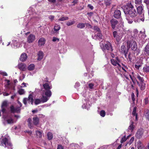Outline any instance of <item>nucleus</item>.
I'll return each mask as SVG.
<instances>
[{
	"instance_id": "obj_3",
	"label": "nucleus",
	"mask_w": 149,
	"mask_h": 149,
	"mask_svg": "<svg viewBox=\"0 0 149 149\" xmlns=\"http://www.w3.org/2000/svg\"><path fill=\"white\" fill-rule=\"evenodd\" d=\"M101 47L104 52L107 50L108 52H111L113 51L111 44L109 42H107L106 43L101 42L100 43Z\"/></svg>"
},
{
	"instance_id": "obj_34",
	"label": "nucleus",
	"mask_w": 149,
	"mask_h": 149,
	"mask_svg": "<svg viewBox=\"0 0 149 149\" xmlns=\"http://www.w3.org/2000/svg\"><path fill=\"white\" fill-rule=\"evenodd\" d=\"M136 107H134L133 109V111L132 112V114L133 115L135 116L136 118L137 119V114L136 113Z\"/></svg>"
},
{
	"instance_id": "obj_1",
	"label": "nucleus",
	"mask_w": 149,
	"mask_h": 149,
	"mask_svg": "<svg viewBox=\"0 0 149 149\" xmlns=\"http://www.w3.org/2000/svg\"><path fill=\"white\" fill-rule=\"evenodd\" d=\"M43 88H41L42 97L40 99H36L35 100L34 103L36 105L47 102L52 96V93L50 91L52 86H49L48 84L45 83L43 84Z\"/></svg>"
},
{
	"instance_id": "obj_51",
	"label": "nucleus",
	"mask_w": 149,
	"mask_h": 149,
	"mask_svg": "<svg viewBox=\"0 0 149 149\" xmlns=\"http://www.w3.org/2000/svg\"><path fill=\"white\" fill-rule=\"evenodd\" d=\"M80 86V84L79 82H76L74 86V87L75 88L79 87Z\"/></svg>"
},
{
	"instance_id": "obj_49",
	"label": "nucleus",
	"mask_w": 149,
	"mask_h": 149,
	"mask_svg": "<svg viewBox=\"0 0 149 149\" xmlns=\"http://www.w3.org/2000/svg\"><path fill=\"white\" fill-rule=\"evenodd\" d=\"M52 40L53 42H55L56 41H59V39L55 37H54L53 38Z\"/></svg>"
},
{
	"instance_id": "obj_27",
	"label": "nucleus",
	"mask_w": 149,
	"mask_h": 149,
	"mask_svg": "<svg viewBox=\"0 0 149 149\" xmlns=\"http://www.w3.org/2000/svg\"><path fill=\"white\" fill-rule=\"evenodd\" d=\"M90 107V105L89 104V102H86V104H84L83 105H82V107L83 108L87 109L88 110Z\"/></svg>"
},
{
	"instance_id": "obj_43",
	"label": "nucleus",
	"mask_w": 149,
	"mask_h": 149,
	"mask_svg": "<svg viewBox=\"0 0 149 149\" xmlns=\"http://www.w3.org/2000/svg\"><path fill=\"white\" fill-rule=\"evenodd\" d=\"M93 29L95 31H96L98 32H100V29L97 26H94Z\"/></svg>"
},
{
	"instance_id": "obj_11",
	"label": "nucleus",
	"mask_w": 149,
	"mask_h": 149,
	"mask_svg": "<svg viewBox=\"0 0 149 149\" xmlns=\"http://www.w3.org/2000/svg\"><path fill=\"white\" fill-rule=\"evenodd\" d=\"M118 21L116 19L113 18L110 20V23L112 28L114 29L118 24Z\"/></svg>"
},
{
	"instance_id": "obj_38",
	"label": "nucleus",
	"mask_w": 149,
	"mask_h": 149,
	"mask_svg": "<svg viewBox=\"0 0 149 149\" xmlns=\"http://www.w3.org/2000/svg\"><path fill=\"white\" fill-rule=\"evenodd\" d=\"M97 36L100 39H102V34L100 32L97 33V36L95 35L94 36V37Z\"/></svg>"
},
{
	"instance_id": "obj_39",
	"label": "nucleus",
	"mask_w": 149,
	"mask_h": 149,
	"mask_svg": "<svg viewBox=\"0 0 149 149\" xmlns=\"http://www.w3.org/2000/svg\"><path fill=\"white\" fill-rule=\"evenodd\" d=\"M75 22L74 21H68L67 22L66 24L68 26H70L74 24L75 23Z\"/></svg>"
},
{
	"instance_id": "obj_15",
	"label": "nucleus",
	"mask_w": 149,
	"mask_h": 149,
	"mask_svg": "<svg viewBox=\"0 0 149 149\" xmlns=\"http://www.w3.org/2000/svg\"><path fill=\"white\" fill-rule=\"evenodd\" d=\"M137 10L138 14H144L143 7L142 6H140L137 8Z\"/></svg>"
},
{
	"instance_id": "obj_8",
	"label": "nucleus",
	"mask_w": 149,
	"mask_h": 149,
	"mask_svg": "<svg viewBox=\"0 0 149 149\" xmlns=\"http://www.w3.org/2000/svg\"><path fill=\"white\" fill-rule=\"evenodd\" d=\"M10 110L12 113H20V112L21 108L20 107L16 106L15 107L13 105H12L10 107Z\"/></svg>"
},
{
	"instance_id": "obj_24",
	"label": "nucleus",
	"mask_w": 149,
	"mask_h": 149,
	"mask_svg": "<svg viewBox=\"0 0 149 149\" xmlns=\"http://www.w3.org/2000/svg\"><path fill=\"white\" fill-rule=\"evenodd\" d=\"M38 60L39 61L40 60L43 58V52L42 51H39L38 53Z\"/></svg>"
},
{
	"instance_id": "obj_54",
	"label": "nucleus",
	"mask_w": 149,
	"mask_h": 149,
	"mask_svg": "<svg viewBox=\"0 0 149 149\" xmlns=\"http://www.w3.org/2000/svg\"><path fill=\"white\" fill-rule=\"evenodd\" d=\"M88 7L89 8H90V9H91V10H93V8H94V7H93L91 5V4H88Z\"/></svg>"
},
{
	"instance_id": "obj_7",
	"label": "nucleus",
	"mask_w": 149,
	"mask_h": 149,
	"mask_svg": "<svg viewBox=\"0 0 149 149\" xmlns=\"http://www.w3.org/2000/svg\"><path fill=\"white\" fill-rule=\"evenodd\" d=\"M33 96L31 94H30L29 95L28 98H24L23 100V102L25 105L26 104L27 102H28L29 103H31V104L32 105L33 104Z\"/></svg>"
},
{
	"instance_id": "obj_45",
	"label": "nucleus",
	"mask_w": 149,
	"mask_h": 149,
	"mask_svg": "<svg viewBox=\"0 0 149 149\" xmlns=\"http://www.w3.org/2000/svg\"><path fill=\"white\" fill-rule=\"evenodd\" d=\"M78 146V145L76 144L75 143H72L70 144V148H71L72 149H74V148L75 147V146Z\"/></svg>"
},
{
	"instance_id": "obj_52",
	"label": "nucleus",
	"mask_w": 149,
	"mask_h": 149,
	"mask_svg": "<svg viewBox=\"0 0 149 149\" xmlns=\"http://www.w3.org/2000/svg\"><path fill=\"white\" fill-rule=\"evenodd\" d=\"M131 97H132V101L133 102H134L135 100V98H134V95L133 93H132V95H131Z\"/></svg>"
},
{
	"instance_id": "obj_10",
	"label": "nucleus",
	"mask_w": 149,
	"mask_h": 149,
	"mask_svg": "<svg viewBox=\"0 0 149 149\" xmlns=\"http://www.w3.org/2000/svg\"><path fill=\"white\" fill-rule=\"evenodd\" d=\"M113 33V36L116 39L117 41H119L122 38L120 34L118 33L116 31H114Z\"/></svg>"
},
{
	"instance_id": "obj_37",
	"label": "nucleus",
	"mask_w": 149,
	"mask_h": 149,
	"mask_svg": "<svg viewBox=\"0 0 149 149\" xmlns=\"http://www.w3.org/2000/svg\"><path fill=\"white\" fill-rule=\"evenodd\" d=\"M18 92L20 95H23L24 94L25 91L24 89L22 88H20L18 91Z\"/></svg>"
},
{
	"instance_id": "obj_28",
	"label": "nucleus",
	"mask_w": 149,
	"mask_h": 149,
	"mask_svg": "<svg viewBox=\"0 0 149 149\" xmlns=\"http://www.w3.org/2000/svg\"><path fill=\"white\" fill-rule=\"evenodd\" d=\"M61 29V26L60 25L57 24H55L54 28V31L57 32Z\"/></svg>"
},
{
	"instance_id": "obj_13",
	"label": "nucleus",
	"mask_w": 149,
	"mask_h": 149,
	"mask_svg": "<svg viewBox=\"0 0 149 149\" xmlns=\"http://www.w3.org/2000/svg\"><path fill=\"white\" fill-rule=\"evenodd\" d=\"M143 133V131L142 129H139L136 135L137 139H140L142 137Z\"/></svg>"
},
{
	"instance_id": "obj_53",
	"label": "nucleus",
	"mask_w": 149,
	"mask_h": 149,
	"mask_svg": "<svg viewBox=\"0 0 149 149\" xmlns=\"http://www.w3.org/2000/svg\"><path fill=\"white\" fill-rule=\"evenodd\" d=\"M93 86L94 85L92 83H90L89 84V87L90 89H92Z\"/></svg>"
},
{
	"instance_id": "obj_12",
	"label": "nucleus",
	"mask_w": 149,
	"mask_h": 149,
	"mask_svg": "<svg viewBox=\"0 0 149 149\" xmlns=\"http://www.w3.org/2000/svg\"><path fill=\"white\" fill-rule=\"evenodd\" d=\"M114 17L116 19H119L121 17V12L118 9L116 10L113 15Z\"/></svg>"
},
{
	"instance_id": "obj_25",
	"label": "nucleus",
	"mask_w": 149,
	"mask_h": 149,
	"mask_svg": "<svg viewBox=\"0 0 149 149\" xmlns=\"http://www.w3.org/2000/svg\"><path fill=\"white\" fill-rule=\"evenodd\" d=\"M33 123L35 125H37L39 123V119L37 117L33 118Z\"/></svg>"
},
{
	"instance_id": "obj_5",
	"label": "nucleus",
	"mask_w": 149,
	"mask_h": 149,
	"mask_svg": "<svg viewBox=\"0 0 149 149\" xmlns=\"http://www.w3.org/2000/svg\"><path fill=\"white\" fill-rule=\"evenodd\" d=\"M128 48L131 47L132 49L134 51L136 50L137 48V46L136 42L132 40L131 42H127Z\"/></svg>"
},
{
	"instance_id": "obj_23",
	"label": "nucleus",
	"mask_w": 149,
	"mask_h": 149,
	"mask_svg": "<svg viewBox=\"0 0 149 149\" xmlns=\"http://www.w3.org/2000/svg\"><path fill=\"white\" fill-rule=\"evenodd\" d=\"M13 43L11 44V46L13 48H15L18 47V45H19V43L17 42L15 40H13Z\"/></svg>"
},
{
	"instance_id": "obj_35",
	"label": "nucleus",
	"mask_w": 149,
	"mask_h": 149,
	"mask_svg": "<svg viewBox=\"0 0 149 149\" xmlns=\"http://www.w3.org/2000/svg\"><path fill=\"white\" fill-rule=\"evenodd\" d=\"M144 113L145 117L147 118L149 116V110L147 109H145Z\"/></svg>"
},
{
	"instance_id": "obj_64",
	"label": "nucleus",
	"mask_w": 149,
	"mask_h": 149,
	"mask_svg": "<svg viewBox=\"0 0 149 149\" xmlns=\"http://www.w3.org/2000/svg\"><path fill=\"white\" fill-rule=\"evenodd\" d=\"M134 32L135 34H137L138 32V31L136 29H135L134 30Z\"/></svg>"
},
{
	"instance_id": "obj_19",
	"label": "nucleus",
	"mask_w": 149,
	"mask_h": 149,
	"mask_svg": "<svg viewBox=\"0 0 149 149\" xmlns=\"http://www.w3.org/2000/svg\"><path fill=\"white\" fill-rule=\"evenodd\" d=\"M18 68L21 70L24 71L26 70V65L23 63H21L18 65Z\"/></svg>"
},
{
	"instance_id": "obj_17",
	"label": "nucleus",
	"mask_w": 149,
	"mask_h": 149,
	"mask_svg": "<svg viewBox=\"0 0 149 149\" xmlns=\"http://www.w3.org/2000/svg\"><path fill=\"white\" fill-rule=\"evenodd\" d=\"M143 52L145 55L149 56V45H147L145 47Z\"/></svg>"
},
{
	"instance_id": "obj_40",
	"label": "nucleus",
	"mask_w": 149,
	"mask_h": 149,
	"mask_svg": "<svg viewBox=\"0 0 149 149\" xmlns=\"http://www.w3.org/2000/svg\"><path fill=\"white\" fill-rule=\"evenodd\" d=\"M143 70L144 72H149V66H146L143 68Z\"/></svg>"
},
{
	"instance_id": "obj_60",
	"label": "nucleus",
	"mask_w": 149,
	"mask_h": 149,
	"mask_svg": "<svg viewBox=\"0 0 149 149\" xmlns=\"http://www.w3.org/2000/svg\"><path fill=\"white\" fill-rule=\"evenodd\" d=\"M141 0H135V3H139L141 2Z\"/></svg>"
},
{
	"instance_id": "obj_21",
	"label": "nucleus",
	"mask_w": 149,
	"mask_h": 149,
	"mask_svg": "<svg viewBox=\"0 0 149 149\" xmlns=\"http://www.w3.org/2000/svg\"><path fill=\"white\" fill-rule=\"evenodd\" d=\"M45 39L44 38H40L38 42L39 45L40 46L44 45L45 43Z\"/></svg>"
},
{
	"instance_id": "obj_50",
	"label": "nucleus",
	"mask_w": 149,
	"mask_h": 149,
	"mask_svg": "<svg viewBox=\"0 0 149 149\" xmlns=\"http://www.w3.org/2000/svg\"><path fill=\"white\" fill-rule=\"evenodd\" d=\"M130 77L132 80V81L134 83L136 81V79L134 77H132L130 75Z\"/></svg>"
},
{
	"instance_id": "obj_2",
	"label": "nucleus",
	"mask_w": 149,
	"mask_h": 149,
	"mask_svg": "<svg viewBox=\"0 0 149 149\" xmlns=\"http://www.w3.org/2000/svg\"><path fill=\"white\" fill-rule=\"evenodd\" d=\"M123 9L128 23H132L137 15L133 5L131 3H128L124 6Z\"/></svg>"
},
{
	"instance_id": "obj_33",
	"label": "nucleus",
	"mask_w": 149,
	"mask_h": 149,
	"mask_svg": "<svg viewBox=\"0 0 149 149\" xmlns=\"http://www.w3.org/2000/svg\"><path fill=\"white\" fill-rule=\"evenodd\" d=\"M69 19L68 17H60L58 19V21H63L65 20H68Z\"/></svg>"
},
{
	"instance_id": "obj_48",
	"label": "nucleus",
	"mask_w": 149,
	"mask_h": 149,
	"mask_svg": "<svg viewBox=\"0 0 149 149\" xmlns=\"http://www.w3.org/2000/svg\"><path fill=\"white\" fill-rule=\"evenodd\" d=\"M126 140L127 139L126 138L125 136H124L122 138L121 140V142L122 143H123V142H125Z\"/></svg>"
},
{
	"instance_id": "obj_4",
	"label": "nucleus",
	"mask_w": 149,
	"mask_h": 149,
	"mask_svg": "<svg viewBox=\"0 0 149 149\" xmlns=\"http://www.w3.org/2000/svg\"><path fill=\"white\" fill-rule=\"evenodd\" d=\"M6 113H3V118L4 119L3 123L5 124L7 123L9 124H13L15 122L13 119L10 115H6Z\"/></svg>"
},
{
	"instance_id": "obj_55",
	"label": "nucleus",
	"mask_w": 149,
	"mask_h": 149,
	"mask_svg": "<svg viewBox=\"0 0 149 149\" xmlns=\"http://www.w3.org/2000/svg\"><path fill=\"white\" fill-rule=\"evenodd\" d=\"M54 16L51 15L49 16V18L51 21H53L54 19Z\"/></svg>"
},
{
	"instance_id": "obj_41",
	"label": "nucleus",
	"mask_w": 149,
	"mask_h": 149,
	"mask_svg": "<svg viewBox=\"0 0 149 149\" xmlns=\"http://www.w3.org/2000/svg\"><path fill=\"white\" fill-rule=\"evenodd\" d=\"M137 78L139 79L140 81L139 82H144V79L143 77H141L140 75H138L137 76Z\"/></svg>"
},
{
	"instance_id": "obj_47",
	"label": "nucleus",
	"mask_w": 149,
	"mask_h": 149,
	"mask_svg": "<svg viewBox=\"0 0 149 149\" xmlns=\"http://www.w3.org/2000/svg\"><path fill=\"white\" fill-rule=\"evenodd\" d=\"M138 143L139 144V145L137 146L138 149H142V147L141 146V143L140 141H139Z\"/></svg>"
},
{
	"instance_id": "obj_56",
	"label": "nucleus",
	"mask_w": 149,
	"mask_h": 149,
	"mask_svg": "<svg viewBox=\"0 0 149 149\" xmlns=\"http://www.w3.org/2000/svg\"><path fill=\"white\" fill-rule=\"evenodd\" d=\"M115 58L116 59H115V60H116V61L119 63L120 62V61L119 58L118 57H117Z\"/></svg>"
},
{
	"instance_id": "obj_9",
	"label": "nucleus",
	"mask_w": 149,
	"mask_h": 149,
	"mask_svg": "<svg viewBox=\"0 0 149 149\" xmlns=\"http://www.w3.org/2000/svg\"><path fill=\"white\" fill-rule=\"evenodd\" d=\"M8 103L7 101H4L1 106V111L3 113H6L7 112Z\"/></svg>"
},
{
	"instance_id": "obj_18",
	"label": "nucleus",
	"mask_w": 149,
	"mask_h": 149,
	"mask_svg": "<svg viewBox=\"0 0 149 149\" xmlns=\"http://www.w3.org/2000/svg\"><path fill=\"white\" fill-rule=\"evenodd\" d=\"M137 83L141 90L143 91L146 88V84L144 82H139L138 81Z\"/></svg>"
},
{
	"instance_id": "obj_29",
	"label": "nucleus",
	"mask_w": 149,
	"mask_h": 149,
	"mask_svg": "<svg viewBox=\"0 0 149 149\" xmlns=\"http://www.w3.org/2000/svg\"><path fill=\"white\" fill-rule=\"evenodd\" d=\"M134 122H131L130 125L128 127V129L132 131L133 129H134V126L133 125Z\"/></svg>"
},
{
	"instance_id": "obj_30",
	"label": "nucleus",
	"mask_w": 149,
	"mask_h": 149,
	"mask_svg": "<svg viewBox=\"0 0 149 149\" xmlns=\"http://www.w3.org/2000/svg\"><path fill=\"white\" fill-rule=\"evenodd\" d=\"M85 26V25L83 23H80L78 24L77 25V27L80 29H82Z\"/></svg>"
},
{
	"instance_id": "obj_46",
	"label": "nucleus",
	"mask_w": 149,
	"mask_h": 149,
	"mask_svg": "<svg viewBox=\"0 0 149 149\" xmlns=\"http://www.w3.org/2000/svg\"><path fill=\"white\" fill-rule=\"evenodd\" d=\"M149 102V100L148 97H146L145 98L144 100V102L145 104H147Z\"/></svg>"
},
{
	"instance_id": "obj_31",
	"label": "nucleus",
	"mask_w": 149,
	"mask_h": 149,
	"mask_svg": "<svg viewBox=\"0 0 149 149\" xmlns=\"http://www.w3.org/2000/svg\"><path fill=\"white\" fill-rule=\"evenodd\" d=\"M35 68V65L33 64H30L28 67V69L30 71L33 70Z\"/></svg>"
},
{
	"instance_id": "obj_44",
	"label": "nucleus",
	"mask_w": 149,
	"mask_h": 149,
	"mask_svg": "<svg viewBox=\"0 0 149 149\" xmlns=\"http://www.w3.org/2000/svg\"><path fill=\"white\" fill-rule=\"evenodd\" d=\"M100 114L101 116L104 117L105 115V112L104 110H102L100 112Z\"/></svg>"
},
{
	"instance_id": "obj_22",
	"label": "nucleus",
	"mask_w": 149,
	"mask_h": 149,
	"mask_svg": "<svg viewBox=\"0 0 149 149\" xmlns=\"http://www.w3.org/2000/svg\"><path fill=\"white\" fill-rule=\"evenodd\" d=\"M129 49V48H127V49L124 45H123L121 47V52L122 53L125 54V55H126Z\"/></svg>"
},
{
	"instance_id": "obj_42",
	"label": "nucleus",
	"mask_w": 149,
	"mask_h": 149,
	"mask_svg": "<svg viewBox=\"0 0 149 149\" xmlns=\"http://www.w3.org/2000/svg\"><path fill=\"white\" fill-rule=\"evenodd\" d=\"M141 65L139 63H136L135 65V67L137 69H139V68L141 67Z\"/></svg>"
},
{
	"instance_id": "obj_26",
	"label": "nucleus",
	"mask_w": 149,
	"mask_h": 149,
	"mask_svg": "<svg viewBox=\"0 0 149 149\" xmlns=\"http://www.w3.org/2000/svg\"><path fill=\"white\" fill-rule=\"evenodd\" d=\"M32 120L30 118H29L27 120L28 126L31 129L33 128V125L32 123Z\"/></svg>"
},
{
	"instance_id": "obj_16",
	"label": "nucleus",
	"mask_w": 149,
	"mask_h": 149,
	"mask_svg": "<svg viewBox=\"0 0 149 149\" xmlns=\"http://www.w3.org/2000/svg\"><path fill=\"white\" fill-rule=\"evenodd\" d=\"M35 36L33 34H30L27 38L28 42L29 43L33 42L35 40Z\"/></svg>"
},
{
	"instance_id": "obj_62",
	"label": "nucleus",
	"mask_w": 149,
	"mask_h": 149,
	"mask_svg": "<svg viewBox=\"0 0 149 149\" xmlns=\"http://www.w3.org/2000/svg\"><path fill=\"white\" fill-rule=\"evenodd\" d=\"M48 1L50 2L54 3L56 2V0H48Z\"/></svg>"
},
{
	"instance_id": "obj_14",
	"label": "nucleus",
	"mask_w": 149,
	"mask_h": 149,
	"mask_svg": "<svg viewBox=\"0 0 149 149\" xmlns=\"http://www.w3.org/2000/svg\"><path fill=\"white\" fill-rule=\"evenodd\" d=\"M111 62L112 64L115 66H117V67L118 68L119 70L121 68V66L118 63L116 60L114 59H111Z\"/></svg>"
},
{
	"instance_id": "obj_36",
	"label": "nucleus",
	"mask_w": 149,
	"mask_h": 149,
	"mask_svg": "<svg viewBox=\"0 0 149 149\" xmlns=\"http://www.w3.org/2000/svg\"><path fill=\"white\" fill-rule=\"evenodd\" d=\"M47 136L48 139L49 140H50L53 138V136L51 132H48L47 134Z\"/></svg>"
},
{
	"instance_id": "obj_59",
	"label": "nucleus",
	"mask_w": 149,
	"mask_h": 149,
	"mask_svg": "<svg viewBox=\"0 0 149 149\" xmlns=\"http://www.w3.org/2000/svg\"><path fill=\"white\" fill-rule=\"evenodd\" d=\"M57 149H63V148L62 146L58 145V146Z\"/></svg>"
},
{
	"instance_id": "obj_58",
	"label": "nucleus",
	"mask_w": 149,
	"mask_h": 149,
	"mask_svg": "<svg viewBox=\"0 0 149 149\" xmlns=\"http://www.w3.org/2000/svg\"><path fill=\"white\" fill-rule=\"evenodd\" d=\"M10 94L8 93H6V92H3V95L4 96H7L9 95Z\"/></svg>"
},
{
	"instance_id": "obj_32",
	"label": "nucleus",
	"mask_w": 149,
	"mask_h": 149,
	"mask_svg": "<svg viewBox=\"0 0 149 149\" xmlns=\"http://www.w3.org/2000/svg\"><path fill=\"white\" fill-rule=\"evenodd\" d=\"M36 134L37 136L38 137H41L42 135V134L41 132L39 131H36Z\"/></svg>"
},
{
	"instance_id": "obj_63",
	"label": "nucleus",
	"mask_w": 149,
	"mask_h": 149,
	"mask_svg": "<svg viewBox=\"0 0 149 149\" xmlns=\"http://www.w3.org/2000/svg\"><path fill=\"white\" fill-rule=\"evenodd\" d=\"M22 85H24L23 86H21V87H26V83H25L24 82L22 83Z\"/></svg>"
},
{
	"instance_id": "obj_6",
	"label": "nucleus",
	"mask_w": 149,
	"mask_h": 149,
	"mask_svg": "<svg viewBox=\"0 0 149 149\" xmlns=\"http://www.w3.org/2000/svg\"><path fill=\"white\" fill-rule=\"evenodd\" d=\"M145 19L144 14L137 15L134 21L136 22H140L141 21L144 22Z\"/></svg>"
},
{
	"instance_id": "obj_20",
	"label": "nucleus",
	"mask_w": 149,
	"mask_h": 149,
	"mask_svg": "<svg viewBox=\"0 0 149 149\" xmlns=\"http://www.w3.org/2000/svg\"><path fill=\"white\" fill-rule=\"evenodd\" d=\"M27 58V54L25 53H23L21 55L20 60L22 61H25Z\"/></svg>"
},
{
	"instance_id": "obj_61",
	"label": "nucleus",
	"mask_w": 149,
	"mask_h": 149,
	"mask_svg": "<svg viewBox=\"0 0 149 149\" xmlns=\"http://www.w3.org/2000/svg\"><path fill=\"white\" fill-rule=\"evenodd\" d=\"M14 117L17 119H18L20 117V116L19 115H14Z\"/></svg>"
},
{
	"instance_id": "obj_57",
	"label": "nucleus",
	"mask_w": 149,
	"mask_h": 149,
	"mask_svg": "<svg viewBox=\"0 0 149 149\" xmlns=\"http://www.w3.org/2000/svg\"><path fill=\"white\" fill-rule=\"evenodd\" d=\"M0 74L3 76H7L8 75L7 74L6 72H1Z\"/></svg>"
}]
</instances>
